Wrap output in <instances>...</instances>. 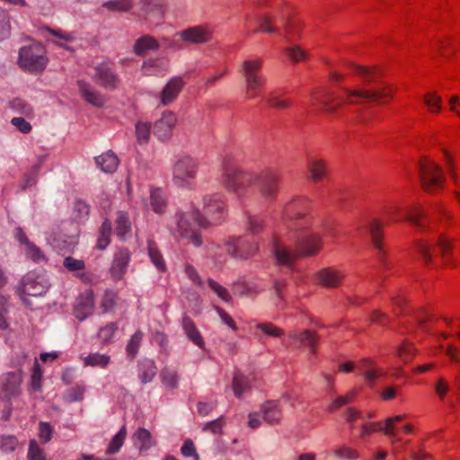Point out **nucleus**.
Instances as JSON below:
<instances>
[{"mask_svg": "<svg viewBox=\"0 0 460 460\" xmlns=\"http://www.w3.org/2000/svg\"><path fill=\"white\" fill-rule=\"evenodd\" d=\"M346 421L349 424L350 428H354V423L357 420H363L364 414L361 411L349 407L345 411Z\"/></svg>", "mask_w": 460, "mask_h": 460, "instance_id": "774afa93", "label": "nucleus"}, {"mask_svg": "<svg viewBox=\"0 0 460 460\" xmlns=\"http://www.w3.org/2000/svg\"><path fill=\"white\" fill-rule=\"evenodd\" d=\"M78 88L83 98L94 107H102L106 102V98L99 91L95 90L89 83L78 81Z\"/></svg>", "mask_w": 460, "mask_h": 460, "instance_id": "4be33fe9", "label": "nucleus"}, {"mask_svg": "<svg viewBox=\"0 0 460 460\" xmlns=\"http://www.w3.org/2000/svg\"><path fill=\"white\" fill-rule=\"evenodd\" d=\"M263 59L252 57L243 61L241 75L244 81L246 98L251 100L260 95L266 84V78L261 74Z\"/></svg>", "mask_w": 460, "mask_h": 460, "instance_id": "39448f33", "label": "nucleus"}, {"mask_svg": "<svg viewBox=\"0 0 460 460\" xmlns=\"http://www.w3.org/2000/svg\"><path fill=\"white\" fill-rule=\"evenodd\" d=\"M161 378L163 384L170 389H174L178 387L179 376L177 372L171 367H164L161 371Z\"/></svg>", "mask_w": 460, "mask_h": 460, "instance_id": "37998d69", "label": "nucleus"}, {"mask_svg": "<svg viewBox=\"0 0 460 460\" xmlns=\"http://www.w3.org/2000/svg\"><path fill=\"white\" fill-rule=\"evenodd\" d=\"M255 327L270 337H280L284 333L282 329L275 326L270 323H258Z\"/></svg>", "mask_w": 460, "mask_h": 460, "instance_id": "bf43d9fd", "label": "nucleus"}, {"mask_svg": "<svg viewBox=\"0 0 460 460\" xmlns=\"http://www.w3.org/2000/svg\"><path fill=\"white\" fill-rule=\"evenodd\" d=\"M259 28L255 32L275 33L277 29L272 25V18L269 15H260L257 18Z\"/></svg>", "mask_w": 460, "mask_h": 460, "instance_id": "8fccbe9b", "label": "nucleus"}, {"mask_svg": "<svg viewBox=\"0 0 460 460\" xmlns=\"http://www.w3.org/2000/svg\"><path fill=\"white\" fill-rule=\"evenodd\" d=\"M150 205L155 213H164L167 208V200L164 192L161 189L150 190Z\"/></svg>", "mask_w": 460, "mask_h": 460, "instance_id": "72a5a7b5", "label": "nucleus"}, {"mask_svg": "<svg viewBox=\"0 0 460 460\" xmlns=\"http://www.w3.org/2000/svg\"><path fill=\"white\" fill-rule=\"evenodd\" d=\"M225 245L228 254L238 260H247L258 251V243L246 236L230 237Z\"/></svg>", "mask_w": 460, "mask_h": 460, "instance_id": "9b49d317", "label": "nucleus"}, {"mask_svg": "<svg viewBox=\"0 0 460 460\" xmlns=\"http://www.w3.org/2000/svg\"><path fill=\"white\" fill-rule=\"evenodd\" d=\"M48 31L50 34H52L58 40L56 41V44L58 47L66 49H69V48L66 45V42H72L76 39L75 34L74 32H65L59 30L53 29H49Z\"/></svg>", "mask_w": 460, "mask_h": 460, "instance_id": "49530a36", "label": "nucleus"}, {"mask_svg": "<svg viewBox=\"0 0 460 460\" xmlns=\"http://www.w3.org/2000/svg\"><path fill=\"white\" fill-rule=\"evenodd\" d=\"M27 457L28 460H47L43 449L39 447L35 440L30 442Z\"/></svg>", "mask_w": 460, "mask_h": 460, "instance_id": "13d9d810", "label": "nucleus"}, {"mask_svg": "<svg viewBox=\"0 0 460 460\" xmlns=\"http://www.w3.org/2000/svg\"><path fill=\"white\" fill-rule=\"evenodd\" d=\"M203 201L205 214L209 217L208 219L209 226L221 224L226 215L223 195L219 193L207 195Z\"/></svg>", "mask_w": 460, "mask_h": 460, "instance_id": "ddd939ff", "label": "nucleus"}, {"mask_svg": "<svg viewBox=\"0 0 460 460\" xmlns=\"http://www.w3.org/2000/svg\"><path fill=\"white\" fill-rule=\"evenodd\" d=\"M250 388V383L247 377L240 373H236L233 379V390L236 397H241Z\"/></svg>", "mask_w": 460, "mask_h": 460, "instance_id": "c03bdc74", "label": "nucleus"}, {"mask_svg": "<svg viewBox=\"0 0 460 460\" xmlns=\"http://www.w3.org/2000/svg\"><path fill=\"white\" fill-rule=\"evenodd\" d=\"M151 133V125L147 122L139 121L136 124V137L140 145L146 144Z\"/></svg>", "mask_w": 460, "mask_h": 460, "instance_id": "de8ad7c7", "label": "nucleus"}, {"mask_svg": "<svg viewBox=\"0 0 460 460\" xmlns=\"http://www.w3.org/2000/svg\"><path fill=\"white\" fill-rule=\"evenodd\" d=\"M407 220L420 229H424L428 222L426 212L421 206L411 208L408 212Z\"/></svg>", "mask_w": 460, "mask_h": 460, "instance_id": "4c0bfd02", "label": "nucleus"}, {"mask_svg": "<svg viewBox=\"0 0 460 460\" xmlns=\"http://www.w3.org/2000/svg\"><path fill=\"white\" fill-rule=\"evenodd\" d=\"M49 286L50 284L45 275L30 272L22 280V292L24 295L39 296L44 295Z\"/></svg>", "mask_w": 460, "mask_h": 460, "instance_id": "2eb2a0df", "label": "nucleus"}, {"mask_svg": "<svg viewBox=\"0 0 460 460\" xmlns=\"http://www.w3.org/2000/svg\"><path fill=\"white\" fill-rule=\"evenodd\" d=\"M130 261V252L127 249H120L115 252L110 273L114 280H120L127 272Z\"/></svg>", "mask_w": 460, "mask_h": 460, "instance_id": "a211bd4d", "label": "nucleus"}, {"mask_svg": "<svg viewBox=\"0 0 460 460\" xmlns=\"http://www.w3.org/2000/svg\"><path fill=\"white\" fill-rule=\"evenodd\" d=\"M310 178L314 181H322L327 173L326 164L323 160L314 159L308 164Z\"/></svg>", "mask_w": 460, "mask_h": 460, "instance_id": "e433bc0d", "label": "nucleus"}, {"mask_svg": "<svg viewBox=\"0 0 460 460\" xmlns=\"http://www.w3.org/2000/svg\"><path fill=\"white\" fill-rule=\"evenodd\" d=\"M95 162L97 166L102 172L107 173L115 172L119 165V159L111 151H108L99 156H96Z\"/></svg>", "mask_w": 460, "mask_h": 460, "instance_id": "7c9ffc66", "label": "nucleus"}, {"mask_svg": "<svg viewBox=\"0 0 460 460\" xmlns=\"http://www.w3.org/2000/svg\"><path fill=\"white\" fill-rule=\"evenodd\" d=\"M359 370L360 374L365 376V379L369 384H373L379 376V373L376 369L372 368L371 362L367 359L362 361Z\"/></svg>", "mask_w": 460, "mask_h": 460, "instance_id": "09e8293b", "label": "nucleus"}, {"mask_svg": "<svg viewBox=\"0 0 460 460\" xmlns=\"http://www.w3.org/2000/svg\"><path fill=\"white\" fill-rule=\"evenodd\" d=\"M199 168L197 159L190 156L180 157L172 168V181L175 185L191 189L195 184Z\"/></svg>", "mask_w": 460, "mask_h": 460, "instance_id": "423d86ee", "label": "nucleus"}, {"mask_svg": "<svg viewBox=\"0 0 460 460\" xmlns=\"http://www.w3.org/2000/svg\"><path fill=\"white\" fill-rule=\"evenodd\" d=\"M157 373V367L155 361L151 359H144L139 364L138 377L143 384L153 381Z\"/></svg>", "mask_w": 460, "mask_h": 460, "instance_id": "2f4dec72", "label": "nucleus"}, {"mask_svg": "<svg viewBox=\"0 0 460 460\" xmlns=\"http://www.w3.org/2000/svg\"><path fill=\"white\" fill-rule=\"evenodd\" d=\"M308 206L305 197H295L284 205L283 218L293 221L290 239L294 249L274 241L273 252L280 265L290 266L297 258L314 256L320 250L321 236L315 232L313 217L307 213Z\"/></svg>", "mask_w": 460, "mask_h": 460, "instance_id": "f257e3e1", "label": "nucleus"}, {"mask_svg": "<svg viewBox=\"0 0 460 460\" xmlns=\"http://www.w3.org/2000/svg\"><path fill=\"white\" fill-rule=\"evenodd\" d=\"M266 102L271 108L276 110H285L291 106V101L289 99H285L275 92L269 93L266 97Z\"/></svg>", "mask_w": 460, "mask_h": 460, "instance_id": "a19ab883", "label": "nucleus"}, {"mask_svg": "<svg viewBox=\"0 0 460 460\" xmlns=\"http://www.w3.org/2000/svg\"><path fill=\"white\" fill-rule=\"evenodd\" d=\"M11 124L21 133L28 134L31 131V125L22 117H14L11 119Z\"/></svg>", "mask_w": 460, "mask_h": 460, "instance_id": "0e129e2a", "label": "nucleus"}, {"mask_svg": "<svg viewBox=\"0 0 460 460\" xmlns=\"http://www.w3.org/2000/svg\"><path fill=\"white\" fill-rule=\"evenodd\" d=\"M176 232L179 235L189 241L195 247L203 243L199 228L209 226L208 218L202 217L199 210L192 209L186 212H178L175 215Z\"/></svg>", "mask_w": 460, "mask_h": 460, "instance_id": "7ed1b4c3", "label": "nucleus"}, {"mask_svg": "<svg viewBox=\"0 0 460 460\" xmlns=\"http://www.w3.org/2000/svg\"><path fill=\"white\" fill-rule=\"evenodd\" d=\"M142 338H143V334L141 332H135V334H133L132 337L130 338V340L127 345V353L131 358L136 357V355L138 351Z\"/></svg>", "mask_w": 460, "mask_h": 460, "instance_id": "5fc2aeb1", "label": "nucleus"}, {"mask_svg": "<svg viewBox=\"0 0 460 460\" xmlns=\"http://www.w3.org/2000/svg\"><path fill=\"white\" fill-rule=\"evenodd\" d=\"M10 109L21 116H24L28 119L34 117V110L32 106L26 101L21 98H14L9 102Z\"/></svg>", "mask_w": 460, "mask_h": 460, "instance_id": "c9c22d12", "label": "nucleus"}, {"mask_svg": "<svg viewBox=\"0 0 460 460\" xmlns=\"http://www.w3.org/2000/svg\"><path fill=\"white\" fill-rule=\"evenodd\" d=\"M253 184L257 186L258 193L265 202H272L279 191V173L272 168L264 169L255 173Z\"/></svg>", "mask_w": 460, "mask_h": 460, "instance_id": "6e6552de", "label": "nucleus"}, {"mask_svg": "<svg viewBox=\"0 0 460 460\" xmlns=\"http://www.w3.org/2000/svg\"><path fill=\"white\" fill-rule=\"evenodd\" d=\"M132 439L135 447L141 452L149 450L155 444L151 432L145 428H138L133 434Z\"/></svg>", "mask_w": 460, "mask_h": 460, "instance_id": "c85d7f7f", "label": "nucleus"}, {"mask_svg": "<svg viewBox=\"0 0 460 460\" xmlns=\"http://www.w3.org/2000/svg\"><path fill=\"white\" fill-rule=\"evenodd\" d=\"M420 183L424 190L432 191L442 185L445 176L441 167L433 161L425 159L419 164Z\"/></svg>", "mask_w": 460, "mask_h": 460, "instance_id": "9d476101", "label": "nucleus"}, {"mask_svg": "<svg viewBox=\"0 0 460 460\" xmlns=\"http://www.w3.org/2000/svg\"><path fill=\"white\" fill-rule=\"evenodd\" d=\"M111 223L105 219L100 228V234L97 239V248L100 250H104L111 242Z\"/></svg>", "mask_w": 460, "mask_h": 460, "instance_id": "ea45409f", "label": "nucleus"}, {"mask_svg": "<svg viewBox=\"0 0 460 460\" xmlns=\"http://www.w3.org/2000/svg\"><path fill=\"white\" fill-rule=\"evenodd\" d=\"M88 75L96 84L108 90L116 89L119 83V75L106 61L93 66Z\"/></svg>", "mask_w": 460, "mask_h": 460, "instance_id": "f8f14e48", "label": "nucleus"}, {"mask_svg": "<svg viewBox=\"0 0 460 460\" xmlns=\"http://www.w3.org/2000/svg\"><path fill=\"white\" fill-rule=\"evenodd\" d=\"M22 382V377L20 369L14 372L5 373L0 377V400L8 402V406L4 410L5 419L11 414L12 400L18 397L21 394Z\"/></svg>", "mask_w": 460, "mask_h": 460, "instance_id": "1a4fd4ad", "label": "nucleus"}, {"mask_svg": "<svg viewBox=\"0 0 460 460\" xmlns=\"http://www.w3.org/2000/svg\"><path fill=\"white\" fill-rule=\"evenodd\" d=\"M126 428L122 427L119 431L110 441L106 453L109 455L116 454L119 451L126 438Z\"/></svg>", "mask_w": 460, "mask_h": 460, "instance_id": "79ce46f5", "label": "nucleus"}, {"mask_svg": "<svg viewBox=\"0 0 460 460\" xmlns=\"http://www.w3.org/2000/svg\"><path fill=\"white\" fill-rule=\"evenodd\" d=\"M102 6L111 12H128L133 7L132 0H110Z\"/></svg>", "mask_w": 460, "mask_h": 460, "instance_id": "a18cd8bd", "label": "nucleus"}, {"mask_svg": "<svg viewBox=\"0 0 460 460\" xmlns=\"http://www.w3.org/2000/svg\"><path fill=\"white\" fill-rule=\"evenodd\" d=\"M42 371L37 359H34L32 373L31 377V387L34 391H40L41 388Z\"/></svg>", "mask_w": 460, "mask_h": 460, "instance_id": "603ef678", "label": "nucleus"}, {"mask_svg": "<svg viewBox=\"0 0 460 460\" xmlns=\"http://www.w3.org/2000/svg\"><path fill=\"white\" fill-rule=\"evenodd\" d=\"M182 328L185 335L190 341H191L199 348L203 349L205 347L204 340L196 327L194 322L190 316L184 314L182 318Z\"/></svg>", "mask_w": 460, "mask_h": 460, "instance_id": "a878e982", "label": "nucleus"}, {"mask_svg": "<svg viewBox=\"0 0 460 460\" xmlns=\"http://www.w3.org/2000/svg\"><path fill=\"white\" fill-rule=\"evenodd\" d=\"M84 366L105 368L111 362V357L107 354L93 352L83 358Z\"/></svg>", "mask_w": 460, "mask_h": 460, "instance_id": "f704fd0d", "label": "nucleus"}, {"mask_svg": "<svg viewBox=\"0 0 460 460\" xmlns=\"http://www.w3.org/2000/svg\"><path fill=\"white\" fill-rule=\"evenodd\" d=\"M117 329L118 325L115 323H108L99 330L98 336L102 342L106 343L111 341Z\"/></svg>", "mask_w": 460, "mask_h": 460, "instance_id": "680f3d73", "label": "nucleus"}, {"mask_svg": "<svg viewBox=\"0 0 460 460\" xmlns=\"http://www.w3.org/2000/svg\"><path fill=\"white\" fill-rule=\"evenodd\" d=\"M48 63L45 51L40 44H32L21 48L18 64L21 68L31 73L44 70Z\"/></svg>", "mask_w": 460, "mask_h": 460, "instance_id": "0eeeda50", "label": "nucleus"}, {"mask_svg": "<svg viewBox=\"0 0 460 460\" xmlns=\"http://www.w3.org/2000/svg\"><path fill=\"white\" fill-rule=\"evenodd\" d=\"M263 229V221L257 217H252V216H249L248 217V221H247V230L252 234H259L260 232H261Z\"/></svg>", "mask_w": 460, "mask_h": 460, "instance_id": "69168bd1", "label": "nucleus"}, {"mask_svg": "<svg viewBox=\"0 0 460 460\" xmlns=\"http://www.w3.org/2000/svg\"><path fill=\"white\" fill-rule=\"evenodd\" d=\"M176 122V115L173 112L163 113L162 117L154 124V135L162 141L167 140L172 136Z\"/></svg>", "mask_w": 460, "mask_h": 460, "instance_id": "f3484780", "label": "nucleus"}, {"mask_svg": "<svg viewBox=\"0 0 460 460\" xmlns=\"http://www.w3.org/2000/svg\"><path fill=\"white\" fill-rule=\"evenodd\" d=\"M209 288L225 302L231 303L232 302V296L229 294L228 290L215 281L214 279H209L208 281Z\"/></svg>", "mask_w": 460, "mask_h": 460, "instance_id": "864d4df0", "label": "nucleus"}, {"mask_svg": "<svg viewBox=\"0 0 460 460\" xmlns=\"http://www.w3.org/2000/svg\"><path fill=\"white\" fill-rule=\"evenodd\" d=\"M356 396V391H349L343 396H339L329 405L328 411H333L343 405L349 404L353 402Z\"/></svg>", "mask_w": 460, "mask_h": 460, "instance_id": "3c124183", "label": "nucleus"}, {"mask_svg": "<svg viewBox=\"0 0 460 460\" xmlns=\"http://www.w3.org/2000/svg\"><path fill=\"white\" fill-rule=\"evenodd\" d=\"M349 67L362 79V86L355 89L341 87L346 97H338L328 91H320L312 94L313 105L321 104L327 113H334L343 103L362 104L366 102H381L385 97L392 98L394 90L389 85L372 86L377 83V69L357 64H349Z\"/></svg>", "mask_w": 460, "mask_h": 460, "instance_id": "f03ea898", "label": "nucleus"}, {"mask_svg": "<svg viewBox=\"0 0 460 460\" xmlns=\"http://www.w3.org/2000/svg\"><path fill=\"white\" fill-rule=\"evenodd\" d=\"M147 251L151 261L157 268V270L160 271H164L166 269L164 260L154 241H148Z\"/></svg>", "mask_w": 460, "mask_h": 460, "instance_id": "58836bf2", "label": "nucleus"}, {"mask_svg": "<svg viewBox=\"0 0 460 460\" xmlns=\"http://www.w3.org/2000/svg\"><path fill=\"white\" fill-rule=\"evenodd\" d=\"M261 417L269 424H277L281 419V411L275 401H268L261 408Z\"/></svg>", "mask_w": 460, "mask_h": 460, "instance_id": "c756f323", "label": "nucleus"}, {"mask_svg": "<svg viewBox=\"0 0 460 460\" xmlns=\"http://www.w3.org/2000/svg\"><path fill=\"white\" fill-rule=\"evenodd\" d=\"M94 307V299L92 293H87L80 296L75 305V316L78 320L83 321L93 314Z\"/></svg>", "mask_w": 460, "mask_h": 460, "instance_id": "bb28decb", "label": "nucleus"}, {"mask_svg": "<svg viewBox=\"0 0 460 460\" xmlns=\"http://www.w3.org/2000/svg\"><path fill=\"white\" fill-rule=\"evenodd\" d=\"M140 10L146 15L161 17L164 12V5L161 0H140Z\"/></svg>", "mask_w": 460, "mask_h": 460, "instance_id": "473e14b6", "label": "nucleus"}, {"mask_svg": "<svg viewBox=\"0 0 460 460\" xmlns=\"http://www.w3.org/2000/svg\"><path fill=\"white\" fill-rule=\"evenodd\" d=\"M185 83L181 76L171 78L164 87L160 94L161 102L167 106L173 102L181 92Z\"/></svg>", "mask_w": 460, "mask_h": 460, "instance_id": "6ab92c4d", "label": "nucleus"}, {"mask_svg": "<svg viewBox=\"0 0 460 460\" xmlns=\"http://www.w3.org/2000/svg\"><path fill=\"white\" fill-rule=\"evenodd\" d=\"M254 172L243 170L236 165L225 164L222 172V184L227 191L243 199L248 187L253 185Z\"/></svg>", "mask_w": 460, "mask_h": 460, "instance_id": "20e7f679", "label": "nucleus"}, {"mask_svg": "<svg viewBox=\"0 0 460 460\" xmlns=\"http://www.w3.org/2000/svg\"><path fill=\"white\" fill-rule=\"evenodd\" d=\"M289 337L299 343L300 346L308 348L311 354L316 353L317 337L316 334L309 330L303 332H292Z\"/></svg>", "mask_w": 460, "mask_h": 460, "instance_id": "b1692460", "label": "nucleus"}, {"mask_svg": "<svg viewBox=\"0 0 460 460\" xmlns=\"http://www.w3.org/2000/svg\"><path fill=\"white\" fill-rule=\"evenodd\" d=\"M115 225V234L119 239L125 241L131 236L132 224L127 212H117Z\"/></svg>", "mask_w": 460, "mask_h": 460, "instance_id": "5701e85b", "label": "nucleus"}, {"mask_svg": "<svg viewBox=\"0 0 460 460\" xmlns=\"http://www.w3.org/2000/svg\"><path fill=\"white\" fill-rule=\"evenodd\" d=\"M405 415H396L385 420L384 433L388 437H394V423L405 419Z\"/></svg>", "mask_w": 460, "mask_h": 460, "instance_id": "e2e57ef3", "label": "nucleus"}, {"mask_svg": "<svg viewBox=\"0 0 460 460\" xmlns=\"http://www.w3.org/2000/svg\"><path fill=\"white\" fill-rule=\"evenodd\" d=\"M141 71L147 76L163 75L167 71V63L163 58H149L143 62Z\"/></svg>", "mask_w": 460, "mask_h": 460, "instance_id": "393cba45", "label": "nucleus"}, {"mask_svg": "<svg viewBox=\"0 0 460 460\" xmlns=\"http://www.w3.org/2000/svg\"><path fill=\"white\" fill-rule=\"evenodd\" d=\"M336 457L343 460H357L359 457V454L355 449L342 446L333 451Z\"/></svg>", "mask_w": 460, "mask_h": 460, "instance_id": "6e6d98bb", "label": "nucleus"}, {"mask_svg": "<svg viewBox=\"0 0 460 460\" xmlns=\"http://www.w3.org/2000/svg\"><path fill=\"white\" fill-rule=\"evenodd\" d=\"M367 231L371 237V242L374 248L378 252V258L380 261L383 263L385 268L387 267L386 262L384 260L385 251L382 243V224L378 219H373L370 221Z\"/></svg>", "mask_w": 460, "mask_h": 460, "instance_id": "412c9836", "label": "nucleus"}, {"mask_svg": "<svg viewBox=\"0 0 460 460\" xmlns=\"http://www.w3.org/2000/svg\"><path fill=\"white\" fill-rule=\"evenodd\" d=\"M424 102L431 112H438L441 109V97L435 93H429L424 95Z\"/></svg>", "mask_w": 460, "mask_h": 460, "instance_id": "4d7b16f0", "label": "nucleus"}, {"mask_svg": "<svg viewBox=\"0 0 460 460\" xmlns=\"http://www.w3.org/2000/svg\"><path fill=\"white\" fill-rule=\"evenodd\" d=\"M84 394V388L82 386H75L66 392L64 394V399L67 402H79L83 400Z\"/></svg>", "mask_w": 460, "mask_h": 460, "instance_id": "052dcab7", "label": "nucleus"}, {"mask_svg": "<svg viewBox=\"0 0 460 460\" xmlns=\"http://www.w3.org/2000/svg\"><path fill=\"white\" fill-rule=\"evenodd\" d=\"M181 40L190 44H204L210 41L212 30L207 25L189 27L178 33Z\"/></svg>", "mask_w": 460, "mask_h": 460, "instance_id": "dca6fc26", "label": "nucleus"}, {"mask_svg": "<svg viewBox=\"0 0 460 460\" xmlns=\"http://www.w3.org/2000/svg\"><path fill=\"white\" fill-rule=\"evenodd\" d=\"M159 42L151 35L146 34L138 38L133 46V51L137 56H144L148 50H158Z\"/></svg>", "mask_w": 460, "mask_h": 460, "instance_id": "cd10ccee", "label": "nucleus"}, {"mask_svg": "<svg viewBox=\"0 0 460 460\" xmlns=\"http://www.w3.org/2000/svg\"><path fill=\"white\" fill-rule=\"evenodd\" d=\"M63 265L69 271L81 270L85 267L84 261L77 260L70 256L64 259Z\"/></svg>", "mask_w": 460, "mask_h": 460, "instance_id": "338daca9", "label": "nucleus"}, {"mask_svg": "<svg viewBox=\"0 0 460 460\" xmlns=\"http://www.w3.org/2000/svg\"><path fill=\"white\" fill-rule=\"evenodd\" d=\"M343 277L344 274L341 270L331 267L319 270L315 276L317 283L327 288L339 287Z\"/></svg>", "mask_w": 460, "mask_h": 460, "instance_id": "aec40b11", "label": "nucleus"}, {"mask_svg": "<svg viewBox=\"0 0 460 460\" xmlns=\"http://www.w3.org/2000/svg\"><path fill=\"white\" fill-rule=\"evenodd\" d=\"M14 237L20 243L22 252L26 259L39 264L47 261V257L43 251L29 240L22 228H15Z\"/></svg>", "mask_w": 460, "mask_h": 460, "instance_id": "4468645a", "label": "nucleus"}]
</instances>
